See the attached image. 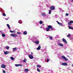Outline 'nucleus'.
Returning a JSON list of instances; mask_svg holds the SVG:
<instances>
[{"label": "nucleus", "mask_w": 73, "mask_h": 73, "mask_svg": "<svg viewBox=\"0 0 73 73\" xmlns=\"http://www.w3.org/2000/svg\"><path fill=\"white\" fill-rule=\"evenodd\" d=\"M58 45H59V46H64L63 44L61 43H59L58 44Z\"/></svg>", "instance_id": "12"}, {"label": "nucleus", "mask_w": 73, "mask_h": 73, "mask_svg": "<svg viewBox=\"0 0 73 73\" xmlns=\"http://www.w3.org/2000/svg\"><path fill=\"white\" fill-rule=\"evenodd\" d=\"M70 36V34H69L67 35V37H69Z\"/></svg>", "instance_id": "29"}, {"label": "nucleus", "mask_w": 73, "mask_h": 73, "mask_svg": "<svg viewBox=\"0 0 73 73\" xmlns=\"http://www.w3.org/2000/svg\"><path fill=\"white\" fill-rule=\"evenodd\" d=\"M27 32L26 31H24L23 32V34L24 35H27Z\"/></svg>", "instance_id": "14"}, {"label": "nucleus", "mask_w": 73, "mask_h": 73, "mask_svg": "<svg viewBox=\"0 0 73 73\" xmlns=\"http://www.w3.org/2000/svg\"><path fill=\"white\" fill-rule=\"evenodd\" d=\"M49 37L51 39V40H53V38H52V36H49Z\"/></svg>", "instance_id": "23"}, {"label": "nucleus", "mask_w": 73, "mask_h": 73, "mask_svg": "<svg viewBox=\"0 0 73 73\" xmlns=\"http://www.w3.org/2000/svg\"><path fill=\"white\" fill-rule=\"evenodd\" d=\"M41 48V45L40 44L39 45V46L38 48H36L37 50H40V49Z\"/></svg>", "instance_id": "10"}, {"label": "nucleus", "mask_w": 73, "mask_h": 73, "mask_svg": "<svg viewBox=\"0 0 73 73\" xmlns=\"http://www.w3.org/2000/svg\"><path fill=\"white\" fill-rule=\"evenodd\" d=\"M29 57L30 58V59H33V55H29Z\"/></svg>", "instance_id": "6"}, {"label": "nucleus", "mask_w": 73, "mask_h": 73, "mask_svg": "<svg viewBox=\"0 0 73 73\" xmlns=\"http://www.w3.org/2000/svg\"><path fill=\"white\" fill-rule=\"evenodd\" d=\"M17 33L18 35H20V34H21V33L20 32H17Z\"/></svg>", "instance_id": "35"}, {"label": "nucleus", "mask_w": 73, "mask_h": 73, "mask_svg": "<svg viewBox=\"0 0 73 73\" xmlns=\"http://www.w3.org/2000/svg\"><path fill=\"white\" fill-rule=\"evenodd\" d=\"M5 54H8L9 53V51H5L4 52Z\"/></svg>", "instance_id": "11"}, {"label": "nucleus", "mask_w": 73, "mask_h": 73, "mask_svg": "<svg viewBox=\"0 0 73 73\" xmlns=\"http://www.w3.org/2000/svg\"><path fill=\"white\" fill-rule=\"evenodd\" d=\"M2 37H5V35L4 34H2Z\"/></svg>", "instance_id": "25"}, {"label": "nucleus", "mask_w": 73, "mask_h": 73, "mask_svg": "<svg viewBox=\"0 0 73 73\" xmlns=\"http://www.w3.org/2000/svg\"><path fill=\"white\" fill-rule=\"evenodd\" d=\"M60 25L61 26H62V25H62V23H60Z\"/></svg>", "instance_id": "39"}, {"label": "nucleus", "mask_w": 73, "mask_h": 73, "mask_svg": "<svg viewBox=\"0 0 73 73\" xmlns=\"http://www.w3.org/2000/svg\"><path fill=\"white\" fill-rule=\"evenodd\" d=\"M15 66L17 67V66H22V64H15Z\"/></svg>", "instance_id": "9"}, {"label": "nucleus", "mask_w": 73, "mask_h": 73, "mask_svg": "<svg viewBox=\"0 0 73 73\" xmlns=\"http://www.w3.org/2000/svg\"><path fill=\"white\" fill-rule=\"evenodd\" d=\"M47 27L48 28H47L46 30V31L47 32L49 31L50 29H51V31H53V29L52 28V26L50 25H48Z\"/></svg>", "instance_id": "1"}, {"label": "nucleus", "mask_w": 73, "mask_h": 73, "mask_svg": "<svg viewBox=\"0 0 73 73\" xmlns=\"http://www.w3.org/2000/svg\"><path fill=\"white\" fill-rule=\"evenodd\" d=\"M13 33H15V32H16V31H13Z\"/></svg>", "instance_id": "40"}, {"label": "nucleus", "mask_w": 73, "mask_h": 73, "mask_svg": "<svg viewBox=\"0 0 73 73\" xmlns=\"http://www.w3.org/2000/svg\"><path fill=\"white\" fill-rule=\"evenodd\" d=\"M6 49H7L8 50L9 49V47L8 46H7L6 47Z\"/></svg>", "instance_id": "26"}, {"label": "nucleus", "mask_w": 73, "mask_h": 73, "mask_svg": "<svg viewBox=\"0 0 73 73\" xmlns=\"http://www.w3.org/2000/svg\"><path fill=\"white\" fill-rule=\"evenodd\" d=\"M40 28H42V26H41V27H40Z\"/></svg>", "instance_id": "42"}, {"label": "nucleus", "mask_w": 73, "mask_h": 73, "mask_svg": "<svg viewBox=\"0 0 73 73\" xmlns=\"http://www.w3.org/2000/svg\"><path fill=\"white\" fill-rule=\"evenodd\" d=\"M10 35L12 37H17V35L15 34H11Z\"/></svg>", "instance_id": "3"}, {"label": "nucleus", "mask_w": 73, "mask_h": 73, "mask_svg": "<svg viewBox=\"0 0 73 73\" xmlns=\"http://www.w3.org/2000/svg\"><path fill=\"white\" fill-rule=\"evenodd\" d=\"M37 67H38V68H41V66L40 65H37Z\"/></svg>", "instance_id": "20"}, {"label": "nucleus", "mask_w": 73, "mask_h": 73, "mask_svg": "<svg viewBox=\"0 0 73 73\" xmlns=\"http://www.w3.org/2000/svg\"><path fill=\"white\" fill-rule=\"evenodd\" d=\"M47 62H49V59H47Z\"/></svg>", "instance_id": "34"}, {"label": "nucleus", "mask_w": 73, "mask_h": 73, "mask_svg": "<svg viewBox=\"0 0 73 73\" xmlns=\"http://www.w3.org/2000/svg\"><path fill=\"white\" fill-rule=\"evenodd\" d=\"M42 23H43V22L42 21H40L39 22V23H40V24H42Z\"/></svg>", "instance_id": "19"}, {"label": "nucleus", "mask_w": 73, "mask_h": 73, "mask_svg": "<svg viewBox=\"0 0 73 73\" xmlns=\"http://www.w3.org/2000/svg\"><path fill=\"white\" fill-rule=\"evenodd\" d=\"M52 12V11H51V10H49V15H50V14H51V13Z\"/></svg>", "instance_id": "16"}, {"label": "nucleus", "mask_w": 73, "mask_h": 73, "mask_svg": "<svg viewBox=\"0 0 73 73\" xmlns=\"http://www.w3.org/2000/svg\"><path fill=\"white\" fill-rule=\"evenodd\" d=\"M13 51H15V50H16V48H13Z\"/></svg>", "instance_id": "24"}, {"label": "nucleus", "mask_w": 73, "mask_h": 73, "mask_svg": "<svg viewBox=\"0 0 73 73\" xmlns=\"http://www.w3.org/2000/svg\"><path fill=\"white\" fill-rule=\"evenodd\" d=\"M56 22H57L58 24H59V25H60V24H61V23H60L58 22V21H56Z\"/></svg>", "instance_id": "28"}, {"label": "nucleus", "mask_w": 73, "mask_h": 73, "mask_svg": "<svg viewBox=\"0 0 73 73\" xmlns=\"http://www.w3.org/2000/svg\"><path fill=\"white\" fill-rule=\"evenodd\" d=\"M35 44H39V42H38L37 41H35Z\"/></svg>", "instance_id": "17"}, {"label": "nucleus", "mask_w": 73, "mask_h": 73, "mask_svg": "<svg viewBox=\"0 0 73 73\" xmlns=\"http://www.w3.org/2000/svg\"><path fill=\"white\" fill-rule=\"evenodd\" d=\"M70 22L71 23H73V21H70Z\"/></svg>", "instance_id": "33"}, {"label": "nucleus", "mask_w": 73, "mask_h": 73, "mask_svg": "<svg viewBox=\"0 0 73 73\" xmlns=\"http://www.w3.org/2000/svg\"><path fill=\"white\" fill-rule=\"evenodd\" d=\"M62 59H64L66 61H68V59L66 58L64 56H62Z\"/></svg>", "instance_id": "4"}, {"label": "nucleus", "mask_w": 73, "mask_h": 73, "mask_svg": "<svg viewBox=\"0 0 73 73\" xmlns=\"http://www.w3.org/2000/svg\"><path fill=\"white\" fill-rule=\"evenodd\" d=\"M6 20H8V19H6Z\"/></svg>", "instance_id": "41"}, {"label": "nucleus", "mask_w": 73, "mask_h": 73, "mask_svg": "<svg viewBox=\"0 0 73 73\" xmlns=\"http://www.w3.org/2000/svg\"><path fill=\"white\" fill-rule=\"evenodd\" d=\"M42 15L43 16H46V14L44 13H42Z\"/></svg>", "instance_id": "13"}, {"label": "nucleus", "mask_w": 73, "mask_h": 73, "mask_svg": "<svg viewBox=\"0 0 73 73\" xmlns=\"http://www.w3.org/2000/svg\"><path fill=\"white\" fill-rule=\"evenodd\" d=\"M62 41L64 42H65L66 44H67V42H66V40L65 39H64V38H63L62 39Z\"/></svg>", "instance_id": "8"}, {"label": "nucleus", "mask_w": 73, "mask_h": 73, "mask_svg": "<svg viewBox=\"0 0 73 73\" xmlns=\"http://www.w3.org/2000/svg\"><path fill=\"white\" fill-rule=\"evenodd\" d=\"M68 15H69V14H68V13H66V16H68Z\"/></svg>", "instance_id": "38"}, {"label": "nucleus", "mask_w": 73, "mask_h": 73, "mask_svg": "<svg viewBox=\"0 0 73 73\" xmlns=\"http://www.w3.org/2000/svg\"><path fill=\"white\" fill-rule=\"evenodd\" d=\"M31 54H33V53H32Z\"/></svg>", "instance_id": "44"}, {"label": "nucleus", "mask_w": 73, "mask_h": 73, "mask_svg": "<svg viewBox=\"0 0 73 73\" xmlns=\"http://www.w3.org/2000/svg\"><path fill=\"white\" fill-rule=\"evenodd\" d=\"M25 72H29V70L28 69H25Z\"/></svg>", "instance_id": "21"}, {"label": "nucleus", "mask_w": 73, "mask_h": 73, "mask_svg": "<svg viewBox=\"0 0 73 73\" xmlns=\"http://www.w3.org/2000/svg\"><path fill=\"white\" fill-rule=\"evenodd\" d=\"M23 61L24 62H26V61H27V60H26V59H25L23 60Z\"/></svg>", "instance_id": "30"}, {"label": "nucleus", "mask_w": 73, "mask_h": 73, "mask_svg": "<svg viewBox=\"0 0 73 73\" xmlns=\"http://www.w3.org/2000/svg\"><path fill=\"white\" fill-rule=\"evenodd\" d=\"M68 28L70 29H73V27H71L69 26L68 27Z\"/></svg>", "instance_id": "18"}, {"label": "nucleus", "mask_w": 73, "mask_h": 73, "mask_svg": "<svg viewBox=\"0 0 73 73\" xmlns=\"http://www.w3.org/2000/svg\"><path fill=\"white\" fill-rule=\"evenodd\" d=\"M50 9L51 10L53 11L55 9V7L54 6H51L50 7Z\"/></svg>", "instance_id": "5"}, {"label": "nucleus", "mask_w": 73, "mask_h": 73, "mask_svg": "<svg viewBox=\"0 0 73 73\" xmlns=\"http://www.w3.org/2000/svg\"><path fill=\"white\" fill-rule=\"evenodd\" d=\"M17 13L16 12L15 13Z\"/></svg>", "instance_id": "43"}, {"label": "nucleus", "mask_w": 73, "mask_h": 73, "mask_svg": "<svg viewBox=\"0 0 73 73\" xmlns=\"http://www.w3.org/2000/svg\"><path fill=\"white\" fill-rule=\"evenodd\" d=\"M3 73H6V72L4 70H3Z\"/></svg>", "instance_id": "37"}, {"label": "nucleus", "mask_w": 73, "mask_h": 73, "mask_svg": "<svg viewBox=\"0 0 73 73\" xmlns=\"http://www.w3.org/2000/svg\"><path fill=\"white\" fill-rule=\"evenodd\" d=\"M37 71H38V72H40V70L39 69V68H37Z\"/></svg>", "instance_id": "27"}, {"label": "nucleus", "mask_w": 73, "mask_h": 73, "mask_svg": "<svg viewBox=\"0 0 73 73\" xmlns=\"http://www.w3.org/2000/svg\"><path fill=\"white\" fill-rule=\"evenodd\" d=\"M62 65H63V66H66L68 65V64L66 62L63 63H62Z\"/></svg>", "instance_id": "7"}, {"label": "nucleus", "mask_w": 73, "mask_h": 73, "mask_svg": "<svg viewBox=\"0 0 73 73\" xmlns=\"http://www.w3.org/2000/svg\"><path fill=\"white\" fill-rule=\"evenodd\" d=\"M1 68L5 69V68H6V65L4 64H2L1 65Z\"/></svg>", "instance_id": "2"}, {"label": "nucleus", "mask_w": 73, "mask_h": 73, "mask_svg": "<svg viewBox=\"0 0 73 73\" xmlns=\"http://www.w3.org/2000/svg\"><path fill=\"white\" fill-rule=\"evenodd\" d=\"M68 24L69 25H71V23H70V22H68Z\"/></svg>", "instance_id": "32"}, {"label": "nucleus", "mask_w": 73, "mask_h": 73, "mask_svg": "<svg viewBox=\"0 0 73 73\" xmlns=\"http://www.w3.org/2000/svg\"><path fill=\"white\" fill-rule=\"evenodd\" d=\"M11 60H14V59H15V58H13L12 57H11Z\"/></svg>", "instance_id": "22"}, {"label": "nucleus", "mask_w": 73, "mask_h": 73, "mask_svg": "<svg viewBox=\"0 0 73 73\" xmlns=\"http://www.w3.org/2000/svg\"><path fill=\"white\" fill-rule=\"evenodd\" d=\"M10 32H11V33H13V31H10Z\"/></svg>", "instance_id": "36"}, {"label": "nucleus", "mask_w": 73, "mask_h": 73, "mask_svg": "<svg viewBox=\"0 0 73 73\" xmlns=\"http://www.w3.org/2000/svg\"><path fill=\"white\" fill-rule=\"evenodd\" d=\"M3 16H6V15H5V13H3Z\"/></svg>", "instance_id": "31"}, {"label": "nucleus", "mask_w": 73, "mask_h": 73, "mask_svg": "<svg viewBox=\"0 0 73 73\" xmlns=\"http://www.w3.org/2000/svg\"><path fill=\"white\" fill-rule=\"evenodd\" d=\"M7 26L8 28H9V29H11V27H10L9 25V24H7Z\"/></svg>", "instance_id": "15"}]
</instances>
